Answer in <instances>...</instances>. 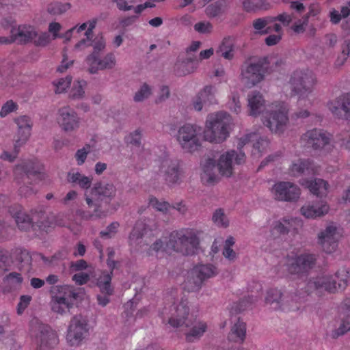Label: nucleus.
<instances>
[{
    "label": "nucleus",
    "instance_id": "nucleus-5",
    "mask_svg": "<svg viewBox=\"0 0 350 350\" xmlns=\"http://www.w3.org/2000/svg\"><path fill=\"white\" fill-rule=\"evenodd\" d=\"M200 241L197 235L191 230L174 231L170 234L167 247L183 255L194 254Z\"/></svg>",
    "mask_w": 350,
    "mask_h": 350
},
{
    "label": "nucleus",
    "instance_id": "nucleus-54",
    "mask_svg": "<svg viewBox=\"0 0 350 350\" xmlns=\"http://www.w3.org/2000/svg\"><path fill=\"white\" fill-rule=\"evenodd\" d=\"M264 4L263 0H245L243 6L246 12H252L262 8Z\"/></svg>",
    "mask_w": 350,
    "mask_h": 350
},
{
    "label": "nucleus",
    "instance_id": "nucleus-39",
    "mask_svg": "<svg viewBox=\"0 0 350 350\" xmlns=\"http://www.w3.org/2000/svg\"><path fill=\"white\" fill-rule=\"evenodd\" d=\"M111 275L105 274V272H104L103 275L98 279L97 286L99 287L102 293L106 294L107 295H112L113 289L111 286Z\"/></svg>",
    "mask_w": 350,
    "mask_h": 350
},
{
    "label": "nucleus",
    "instance_id": "nucleus-7",
    "mask_svg": "<svg viewBox=\"0 0 350 350\" xmlns=\"http://www.w3.org/2000/svg\"><path fill=\"white\" fill-rule=\"evenodd\" d=\"M200 128L196 125L185 124L179 128L176 139L183 150L188 152L198 150L201 143L199 138Z\"/></svg>",
    "mask_w": 350,
    "mask_h": 350
},
{
    "label": "nucleus",
    "instance_id": "nucleus-36",
    "mask_svg": "<svg viewBox=\"0 0 350 350\" xmlns=\"http://www.w3.org/2000/svg\"><path fill=\"white\" fill-rule=\"evenodd\" d=\"M93 42V44L91 43L88 45H92L94 50L91 54L87 56L85 59L87 64L91 62V65L92 64V62L98 60V57H100V52L105 48V41L103 37L94 40Z\"/></svg>",
    "mask_w": 350,
    "mask_h": 350
},
{
    "label": "nucleus",
    "instance_id": "nucleus-62",
    "mask_svg": "<svg viewBox=\"0 0 350 350\" xmlns=\"http://www.w3.org/2000/svg\"><path fill=\"white\" fill-rule=\"evenodd\" d=\"M90 146L86 145L85 147H83L81 149H79L77 151V152L75 154V158L77 159L78 165H81L83 163H84V162L86 159L87 155L88 154V152H90Z\"/></svg>",
    "mask_w": 350,
    "mask_h": 350
},
{
    "label": "nucleus",
    "instance_id": "nucleus-63",
    "mask_svg": "<svg viewBox=\"0 0 350 350\" xmlns=\"http://www.w3.org/2000/svg\"><path fill=\"white\" fill-rule=\"evenodd\" d=\"M194 29L200 33H211L213 25L209 22H199L194 25Z\"/></svg>",
    "mask_w": 350,
    "mask_h": 350
},
{
    "label": "nucleus",
    "instance_id": "nucleus-45",
    "mask_svg": "<svg viewBox=\"0 0 350 350\" xmlns=\"http://www.w3.org/2000/svg\"><path fill=\"white\" fill-rule=\"evenodd\" d=\"M85 85L86 82L85 81H78L77 83H74L73 88L70 90L69 97L73 100L83 98L85 95L83 88Z\"/></svg>",
    "mask_w": 350,
    "mask_h": 350
},
{
    "label": "nucleus",
    "instance_id": "nucleus-27",
    "mask_svg": "<svg viewBox=\"0 0 350 350\" xmlns=\"http://www.w3.org/2000/svg\"><path fill=\"white\" fill-rule=\"evenodd\" d=\"M89 66L88 71L91 74H96L99 70L111 69L116 65V58L113 53H110L107 54L103 59L98 57V60L88 63Z\"/></svg>",
    "mask_w": 350,
    "mask_h": 350
},
{
    "label": "nucleus",
    "instance_id": "nucleus-43",
    "mask_svg": "<svg viewBox=\"0 0 350 350\" xmlns=\"http://www.w3.org/2000/svg\"><path fill=\"white\" fill-rule=\"evenodd\" d=\"M70 8L69 3H62L59 2L52 3L47 6V12L51 16H59Z\"/></svg>",
    "mask_w": 350,
    "mask_h": 350
},
{
    "label": "nucleus",
    "instance_id": "nucleus-55",
    "mask_svg": "<svg viewBox=\"0 0 350 350\" xmlns=\"http://www.w3.org/2000/svg\"><path fill=\"white\" fill-rule=\"evenodd\" d=\"M253 27L260 34H267L272 31L271 27H267L265 29H263L267 27L266 21L263 18L254 20L253 21Z\"/></svg>",
    "mask_w": 350,
    "mask_h": 350
},
{
    "label": "nucleus",
    "instance_id": "nucleus-17",
    "mask_svg": "<svg viewBox=\"0 0 350 350\" xmlns=\"http://www.w3.org/2000/svg\"><path fill=\"white\" fill-rule=\"evenodd\" d=\"M217 88L208 84L202 88L193 99V108L200 111L204 106H210L217 103L216 98Z\"/></svg>",
    "mask_w": 350,
    "mask_h": 350
},
{
    "label": "nucleus",
    "instance_id": "nucleus-47",
    "mask_svg": "<svg viewBox=\"0 0 350 350\" xmlns=\"http://www.w3.org/2000/svg\"><path fill=\"white\" fill-rule=\"evenodd\" d=\"M312 163L308 159L299 160L297 163H293L291 167V170L293 173L301 174L305 172L310 173V170L312 167Z\"/></svg>",
    "mask_w": 350,
    "mask_h": 350
},
{
    "label": "nucleus",
    "instance_id": "nucleus-25",
    "mask_svg": "<svg viewBox=\"0 0 350 350\" xmlns=\"http://www.w3.org/2000/svg\"><path fill=\"white\" fill-rule=\"evenodd\" d=\"M235 155L234 150L227 151L219 156L217 161V170L219 173L226 177H230L232 174V160Z\"/></svg>",
    "mask_w": 350,
    "mask_h": 350
},
{
    "label": "nucleus",
    "instance_id": "nucleus-2",
    "mask_svg": "<svg viewBox=\"0 0 350 350\" xmlns=\"http://www.w3.org/2000/svg\"><path fill=\"white\" fill-rule=\"evenodd\" d=\"M230 124L231 118L226 112L219 111L210 114L206 122L204 139L214 143L224 142L229 135Z\"/></svg>",
    "mask_w": 350,
    "mask_h": 350
},
{
    "label": "nucleus",
    "instance_id": "nucleus-21",
    "mask_svg": "<svg viewBox=\"0 0 350 350\" xmlns=\"http://www.w3.org/2000/svg\"><path fill=\"white\" fill-rule=\"evenodd\" d=\"M37 338L40 340V348H53L58 343L57 334L47 325L38 327Z\"/></svg>",
    "mask_w": 350,
    "mask_h": 350
},
{
    "label": "nucleus",
    "instance_id": "nucleus-34",
    "mask_svg": "<svg viewBox=\"0 0 350 350\" xmlns=\"http://www.w3.org/2000/svg\"><path fill=\"white\" fill-rule=\"evenodd\" d=\"M202 168L204 176H206L207 182L213 183L217 178L216 172L217 170V163L215 160L208 158L202 163Z\"/></svg>",
    "mask_w": 350,
    "mask_h": 350
},
{
    "label": "nucleus",
    "instance_id": "nucleus-52",
    "mask_svg": "<svg viewBox=\"0 0 350 350\" xmlns=\"http://www.w3.org/2000/svg\"><path fill=\"white\" fill-rule=\"evenodd\" d=\"M213 222L220 227L226 228L228 226V221L221 208L217 209L213 213Z\"/></svg>",
    "mask_w": 350,
    "mask_h": 350
},
{
    "label": "nucleus",
    "instance_id": "nucleus-48",
    "mask_svg": "<svg viewBox=\"0 0 350 350\" xmlns=\"http://www.w3.org/2000/svg\"><path fill=\"white\" fill-rule=\"evenodd\" d=\"M291 221H292V219H286L276 221L273 228V232L279 234H287L292 228Z\"/></svg>",
    "mask_w": 350,
    "mask_h": 350
},
{
    "label": "nucleus",
    "instance_id": "nucleus-57",
    "mask_svg": "<svg viewBox=\"0 0 350 350\" xmlns=\"http://www.w3.org/2000/svg\"><path fill=\"white\" fill-rule=\"evenodd\" d=\"M119 226L120 224L118 222H112L106 228L105 230H103L100 232V237L105 239L111 238L116 234Z\"/></svg>",
    "mask_w": 350,
    "mask_h": 350
},
{
    "label": "nucleus",
    "instance_id": "nucleus-42",
    "mask_svg": "<svg viewBox=\"0 0 350 350\" xmlns=\"http://www.w3.org/2000/svg\"><path fill=\"white\" fill-rule=\"evenodd\" d=\"M350 330V314L343 317L340 322L338 327L333 331L332 336L336 338L340 336L344 335Z\"/></svg>",
    "mask_w": 350,
    "mask_h": 350
},
{
    "label": "nucleus",
    "instance_id": "nucleus-30",
    "mask_svg": "<svg viewBox=\"0 0 350 350\" xmlns=\"http://www.w3.org/2000/svg\"><path fill=\"white\" fill-rule=\"evenodd\" d=\"M284 297V295L281 290L271 288L267 293L265 302L267 304L269 305L273 310H282Z\"/></svg>",
    "mask_w": 350,
    "mask_h": 350
},
{
    "label": "nucleus",
    "instance_id": "nucleus-49",
    "mask_svg": "<svg viewBox=\"0 0 350 350\" xmlns=\"http://www.w3.org/2000/svg\"><path fill=\"white\" fill-rule=\"evenodd\" d=\"M56 288L59 293H62L60 297H65L66 300L68 298H72L73 299H77L79 297V293L74 288L73 286L68 285L57 286Z\"/></svg>",
    "mask_w": 350,
    "mask_h": 350
},
{
    "label": "nucleus",
    "instance_id": "nucleus-37",
    "mask_svg": "<svg viewBox=\"0 0 350 350\" xmlns=\"http://www.w3.org/2000/svg\"><path fill=\"white\" fill-rule=\"evenodd\" d=\"M12 260L14 258L16 261L22 265V267L27 265L29 267L31 264L32 257L29 252L24 249L16 248L12 250L10 254Z\"/></svg>",
    "mask_w": 350,
    "mask_h": 350
},
{
    "label": "nucleus",
    "instance_id": "nucleus-6",
    "mask_svg": "<svg viewBox=\"0 0 350 350\" xmlns=\"http://www.w3.org/2000/svg\"><path fill=\"white\" fill-rule=\"evenodd\" d=\"M88 334L89 325L87 319L81 314L74 316L70 321L66 335L69 345H80Z\"/></svg>",
    "mask_w": 350,
    "mask_h": 350
},
{
    "label": "nucleus",
    "instance_id": "nucleus-8",
    "mask_svg": "<svg viewBox=\"0 0 350 350\" xmlns=\"http://www.w3.org/2000/svg\"><path fill=\"white\" fill-rule=\"evenodd\" d=\"M216 273V268L212 265H197L190 272L185 282V288L189 291H198L206 280Z\"/></svg>",
    "mask_w": 350,
    "mask_h": 350
},
{
    "label": "nucleus",
    "instance_id": "nucleus-40",
    "mask_svg": "<svg viewBox=\"0 0 350 350\" xmlns=\"http://www.w3.org/2000/svg\"><path fill=\"white\" fill-rule=\"evenodd\" d=\"M226 1L218 0L206 8V13L209 17H216L225 12Z\"/></svg>",
    "mask_w": 350,
    "mask_h": 350
},
{
    "label": "nucleus",
    "instance_id": "nucleus-12",
    "mask_svg": "<svg viewBox=\"0 0 350 350\" xmlns=\"http://www.w3.org/2000/svg\"><path fill=\"white\" fill-rule=\"evenodd\" d=\"M171 317L168 323L173 327H189L193 325L195 318L189 314V308L187 302L182 301L178 305H173L171 308Z\"/></svg>",
    "mask_w": 350,
    "mask_h": 350
},
{
    "label": "nucleus",
    "instance_id": "nucleus-61",
    "mask_svg": "<svg viewBox=\"0 0 350 350\" xmlns=\"http://www.w3.org/2000/svg\"><path fill=\"white\" fill-rule=\"evenodd\" d=\"M17 109V105L12 100L7 101L1 107L0 116L4 118Z\"/></svg>",
    "mask_w": 350,
    "mask_h": 350
},
{
    "label": "nucleus",
    "instance_id": "nucleus-26",
    "mask_svg": "<svg viewBox=\"0 0 350 350\" xmlns=\"http://www.w3.org/2000/svg\"><path fill=\"white\" fill-rule=\"evenodd\" d=\"M196 57H188L185 59H179L174 65V73L178 77H183L193 73L197 68L198 64L195 63Z\"/></svg>",
    "mask_w": 350,
    "mask_h": 350
},
{
    "label": "nucleus",
    "instance_id": "nucleus-41",
    "mask_svg": "<svg viewBox=\"0 0 350 350\" xmlns=\"http://www.w3.org/2000/svg\"><path fill=\"white\" fill-rule=\"evenodd\" d=\"M12 263L10 253L6 250H0V277L11 269Z\"/></svg>",
    "mask_w": 350,
    "mask_h": 350
},
{
    "label": "nucleus",
    "instance_id": "nucleus-59",
    "mask_svg": "<svg viewBox=\"0 0 350 350\" xmlns=\"http://www.w3.org/2000/svg\"><path fill=\"white\" fill-rule=\"evenodd\" d=\"M141 132L137 129L129 134V135L126 137V142L136 147H139L141 146Z\"/></svg>",
    "mask_w": 350,
    "mask_h": 350
},
{
    "label": "nucleus",
    "instance_id": "nucleus-50",
    "mask_svg": "<svg viewBox=\"0 0 350 350\" xmlns=\"http://www.w3.org/2000/svg\"><path fill=\"white\" fill-rule=\"evenodd\" d=\"M349 56H350V39H346L341 46V55L337 58L336 65L338 66L343 65Z\"/></svg>",
    "mask_w": 350,
    "mask_h": 350
},
{
    "label": "nucleus",
    "instance_id": "nucleus-19",
    "mask_svg": "<svg viewBox=\"0 0 350 350\" xmlns=\"http://www.w3.org/2000/svg\"><path fill=\"white\" fill-rule=\"evenodd\" d=\"M329 109L339 119L350 120V94H342L330 103Z\"/></svg>",
    "mask_w": 350,
    "mask_h": 350
},
{
    "label": "nucleus",
    "instance_id": "nucleus-23",
    "mask_svg": "<svg viewBox=\"0 0 350 350\" xmlns=\"http://www.w3.org/2000/svg\"><path fill=\"white\" fill-rule=\"evenodd\" d=\"M10 215L14 219L15 222L21 230H28L33 227L31 216L28 215L21 207V206L16 204L10 206L9 209Z\"/></svg>",
    "mask_w": 350,
    "mask_h": 350
},
{
    "label": "nucleus",
    "instance_id": "nucleus-3",
    "mask_svg": "<svg viewBox=\"0 0 350 350\" xmlns=\"http://www.w3.org/2000/svg\"><path fill=\"white\" fill-rule=\"evenodd\" d=\"M270 62L267 56L256 62H245L241 66L240 81L247 88H252L264 80L265 74L269 72Z\"/></svg>",
    "mask_w": 350,
    "mask_h": 350
},
{
    "label": "nucleus",
    "instance_id": "nucleus-9",
    "mask_svg": "<svg viewBox=\"0 0 350 350\" xmlns=\"http://www.w3.org/2000/svg\"><path fill=\"white\" fill-rule=\"evenodd\" d=\"M314 84V78L312 72L296 70L292 74L289 80L291 94L292 96H303L312 91Z\"/></svg>",
    "mask_w": 350,
    "mask_h": 350
},
{
    "label": "nucleus",
    "instance_id": "nucleus-4",
    "mask_svg": "<svg viewBox=\"0 0 350 350\" xmlns=\"http://www.w3.org/2000/svg\"><path fill=\"white\" fill-rule=\"evenodd\" d=\"M116 187L112 183L100 180L93 185L90 194H85V202L89 208L96 206L107 212L111 202L116 197Z\"/></svg>",
    "mask_w": 350,
    "mask_h": 350
},
{
    "label": "nucleus",
    "instance_id": "nucleus-44",
    "mask_svg": "<svg viewBox=\"0 0 350 350\" xmlns=\"http://www.w3.org/2000/svg\"><path fill=\"white\" fill-rule=\"evenodd\" d=\"M46 218V213L42 210L32 212L31 220H32L33 227L37 226L40 229L46 228L47 226Z\"/></svg>",
    "mask_w": 350,
    "mask_h": 350
},
{
    "label": "nucleus",
    "instance_id": "nucleus-53",
    "mask_svg": "<svg viewBox=\"0 0 350 350\" xmlns=\"http://www.w3.org/2000/svg\"><path fill=\"white\" fill-rule=\"evenodd\" d=\"M151 94V88L150 86L144 83L140 89L135 93L133 100L135 102H142L144 99L148 98Z\"/></svg>",
    "mask_w": 350,
    "mask_h": 350
},
{
    "label": "nucleus",
    "instance_id": "nucleus-16",
    "mask_svg": "<svg viewBox=\"0 0 350 350\" xmlns=\"http://www.w3.org/2000/svg\"><path fill=\"white\" fill-rule=\"evenodd\" d=\"M160 172L168 185L178 184L181 175L179 161L178 159H164L161 164Z\"/></svg>",
    "mask_w": 350,
    "mask_h": 350
},
{
    "label": "nucleus",
    "instance_id": "nucleus-58",
    "mask_svg": "<svg viewBox=\"0 0 350 350\" xmlns=\"http://www.w3.org/2000/svg\"><path fill=\"white\" fill-rule=\"evenodd\" d=\"M72 82V77L66 76L65 78L60 79L57 83H55L56 85L55 93L60 94L64 92L71 84Z\"/></svg>",
    "mask_w": 350,
    "mask_h": 350
},
{
    "label": "nucleus",
    "instance_id": "nucleus-24",
    "mask_svg": "<svg viewBox=\"0 0 350 350\" xmlns=\"http://www.w3.org/2000/svg\"><path fill=\"white\" fill-rule=\"evenodd\" d=\"M11 34L14 40L20 44L30 42L38 36L34 27L31 26H19L18 28H12Z\"/></svg>",
    "mask_w": 350,
    "mask_h": 350
},
{
    "label": "nucleus",
    "instance_id": "nucleus-51",
    "mask_svg": "<svg viewBox=\"0 0 350 350\" xmlns=\"http://www.w3.org/2000/svg\"><path fill=\"white\" fill-rule=\"evenodd\" d=\"M149 205L152 206L157 211L162 212L163 213H167L170 208L171 207L170 204L167 202H160L158 199L154 196H151L149 198Z\"/></svg>",
    "mask_w": 350,
    "mask_h": 350
},
{
    "label": "nucleus",
    "instance_id": "nucleus-56",
    "mask_svg": "<svg viewBox=\"0 0 350 350\" xmlns=\"http://www.w3.org/2000/svg\"><path fill=\"white\" fill-rule=\"evenodd\" d=\"M250 305V302L247 299H242L239 302L233 303L230 308V312L231 314H238L244 311Z\"/></svg>",
    "mask_w": 350,
    "mask_h": 350
},
{
    "label": "nucleus",
    "instance_id": "nucleus-33",
    "mask_svg": "<svg viewBox=\"0 0 350 350\" xmlns=\"http://www.w3.org/2000/svg\"><path fill=\"white\" fill-rule=\"evenodd\" d=\"M328 206L322 204L321 206L306 204L301 208V213L306 218H316L321 217L328 212Z\"/></svg>",
    "mask_w": 350,
    "mask_h": 350
},
{
    "label": "nucleus",
    "instance_id": "nucleus-14",
    "mask_svg": "<svg viewBox=\"0 0 350 350\" xmlns=\"http://www.w3.org/2000/svg\"><path fill=\"white\" fill-rule=\"evenodd\" d=\"M301 140L305 146L317 150L329 144L330 137L328 133L322 129H313L303 134Z\"/></svg>",
    "mask_w": 350,
    "mask_h": 350
},
{
    "label": "nucleus",
    "instance_id": "nucleus-29",
    "mask_svg": "<svg viewBox=\"0 0 350 350\" xmlns=\"http://www.w3.org/2000/svg\"><path fill=\"white\" fill-rule=\"evenodd\" d=\"M234 39L232 37L224 38L216 53L226 59L231 60L234 56Z\"/></svg>",
    "mask_w": 350,
    "mask_h": 350
},
{
    "label": "nucleus",
    "instance_id": "nucleus-15",
    "mask_svg": "<svg viewBox=\"0 0 350 350\" xmlns=\"http://www.w3.org/2000/svg\"><path fill=\"white\" fill-rule=\"evenodd\" d=\"M275 198L281 201L294 202L300 196L297 185L290 182H279L273 187Z\"/></svg>",
    "mask_w": 350,
    "mask_h": 350
},
{
    "label": "nucleus",
    "instance_id": "nucleus-18",
    "mask_svg": "<svg viewBox=\"0 0 350 350\" xmlns=\"http://www.w3.org/2000/svg\"><path fill=\"white\" fill-rule=\"evenodd\" d=\"M262 122L264 125L271 132L281 133L288 122V116L286 112L279 109L266 113V115L263 116Z\"/></svg>",
    "mask_w": 350,
    "mask_h": 350
},
{
    "label": "nucleus",
    "instance_id": "nucleus-60",
    "mask_svg": "<svg viewBox=\"0 0 350 350\" xmlns=\"http://www.w3.org/2000/svg\"><path fill=\"white\" fill-rule=\"evenodd\" d=\"M23 281V278L21 273L17 272H11L3 278V282L8 284H21Z\"/></svg>",
    "mask_w": 350,
    "mask_h": 350
},
{
    "label": "nucleus",
    "instance_id": "nucleus-32",
    "mask_svg": "<svg viewBox=\"0 0 350 350\" xmlns=\"http://www.w3.org/2000/svg\"><path fill=\"white\" fill-rule=\"evenodd\" d=\"M73 306V303L66 300L65 297L54 296L51 301V310L61 315L70 313V309Z\"/></svg>",
    "mask_w": 350,
    "mask_h": 350
},
{
    "label": "nucleus",
    "instance_id": "nucleus-38",
    "mask_svg": "<svg viewBox=\"0 0 350 350\" xmlns=\"http://www.w3.org/2000/svg\"><path fill=\"white\" fill-rule=\"evenodd\" d=\"M92 207L94 208L93 213L79 209L77 211V215L85 220H95L107 215V211H105V210H102L96 206H93Z\"/></svg>",
    "mask_w": 350,
    "mask_h": 350
},
{
    "label": "nucleus",
    "instance_id": "nucleus-35",
    "mask_svg": "<svg viewBox=\"0 0 350 350\" xmlns=\"http://www.w3.org/2000/svg\"><path fill=\"white\" fill-rule=\"evenodd\" d=\"M327 183L323 179L316 178L314 180L307 182V187L310 191L317 196L325 195L327 187Z\"/></svg>",
    "mask_w": 350,
    "mask_h": 350
},
{
    "label": "nucleus",
    "instance_id": "nucleus-20",
    "mask_svg": "<svg viewBox=\"0 0 350 350\" xmlns=\"http://www.w3.org/2000/svg\"><path fill=\"white\" fill-rule=\"evenodd\" d=\"M58 123L65 131H72L79 126V118L77 113L69 107H64L58 111Z\"/></svg>",
    "mask_w": 350,
    "mask_h": 350
},
{
    "label": "nucleus",
    "instance_id": "nucleus-46",
    "mask_svg": "<svg viewBox=\"0 0 350 350\" xmlns=\"http://www.w3.org/2000/svg\"><path fill=\"white\" fill-rule=\"evenodd\" d=\"M191 327L190 332L186 334V340L188 342H192L193 338H198L200 337L206 331V326L205 324L199 323L198 325L193 324Z\"/></svg>",
    "mask_w": 350,
    "mask_h": 350
},
{
    "label": "nucleus",
    "instance_id": "nucleus-31",
    "mask_svg": "<svg viewBox=\"0 0 350 350\" xmlns=\"http://www.w3.org/2000/svg\"><path fill=\"white\" fill-rule=\"evenodd\" d=\"M246 336V324L238 318L237 321L231 327L228 334V339L235 342L242 343Z\"/></svg>",
    "mask_w": 350,
    "mask_h": 350
},
{
    "label": "nucleus",
    "instance_id": "nucleus-64",
    "mask_svg": "<svg viewBox=\"0 0 350 350\" xmlns=\"http://www.w3.org/2000/svg\"><path fill=\"white\" fill-rule=\"evenodd\" d=\"M31 300L30 295H21L20 297V301L17 306L18 314H22L25 308L29 305Z\"/></svg>",
    "mask_w": 350,
    "mask_h": 350
},
{
    "label": "nucleus",
    "instance_id": "nucleus-22",
    "mask_svg": "<svg viewBox=\"0 0 350 350\" xmlns=\"http://www.w3.org/2000/svg\"><path fill=\"white\" fill-rule=\"evenodd\" d=\"M18 126V137L16 139V149L24 145L29 139L31 134L32 123L29 117L21 116L15 119Z\"/></svg>",
    "mask_w": 350,
    "mask_h": 350
},
{
    "label": "nucleus",
    "instance_id": "nucleus-10",
    "mask_svg": "<svg viewBox=\"0 0 350 350\" xmlns=\"http://www.w3.org/2000/svg\"><path fill=\"white\" fill-rule=\"evenodd\" d=\"M42 170L38 161H28L16 165L14 174L18 183H31L40 178Z\"/></svg>",
    "mask_w": 350,
    "mask_h": 350
},
{
    "label": "nucleus",
    "instance_id": "nucleus-28",
    "mask_svg": "<svg viewBox=\"0 0 350 350\" xmlns=\"http://www.w3.org/2000/svg\"><path fill=\"white\" fill-rule=\"evenodd\" d=\"M250 115L256 116L260 114L265 107V100L262 95L257 91L250 92L247 95Z\"/></svg>",
    "mask_w": 350,
    "mask_h": 350
},
{
    "label": "nucleus",
    "instance_id": "nucleus-11",
    "mask_svg": "<svg viewBox=\"0 0 350 350\" xmlns=\"http://www.w3.org/2000/svg\"><path fill=\"white\" fill-rule=\"evenodd\" d=\"M317 257L312 254H303L297 256L288 265V272L298 278H306L316 265Z\"/></svg>",
    "mask_w": 350,
    "mask_h": 350
},
{
    "label": "nucleus",
    "instance_id": "nucleus-13",
    "mask_svg": "<svg viewBox=\"0 0 350 350\" xmlns=\"http://www.w3.org/2000/svg\"><path fill=\"white\" fill-rule=\"evenodd\" d=\"M339 237L337 228L329 224L318 233L317 244L325 253L332 254L337 249Z\"/></svg>",
    "mask_w": 350,
    "mask_h": 350
},
{
    "label": "nucleus",
    "instance_id": "nucleus-1",
    "mask_svg": "<svg viewBox=\"0 0 350 350\" xmlns=\"http://www.w3.org/2000/svg\"><path fill=\"white\" fill-rule=\"evenodd\" d=\"M349 282L350 273L345 270L338 271L334 276L325 275L310 279L304 290L301 288L284 295L282 310H298L306 297L314 291L325 290L335 293L339 290L343 291Z\"/></svg>",
    "mask_w": 350,
    "mask_h": 350
}]
</instances>
